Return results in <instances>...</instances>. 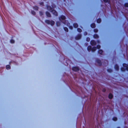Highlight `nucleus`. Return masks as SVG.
I'll list each match as a JSON object with an SVG mask.
<instances>
[{"mask_svg":"<svg viewBox=\"0 0 128 128\" xmlns=\"http://www.w3.org/2000/svg\"><path fill=\"white\" fill-rule=\"evenodd\" d=\"M43 4V2H42V3H41L40 4H41V5H42Z\"/></svg>","mask_w":128,"mask_h":128,"instance_id":"nucleus-37","label":"nucleus"},{"mask_svg":"<svg viewBox=\"0 0 128 128\" xmlns=\"http://www.w3.org/2000/svg\"><path fill=\"white\" fill-rule=\"evenodd\" d=\"M90 44L94 46L96 45V42L94 40H92L90 42Z\"/></svg>","mask_w":128,"mask_h":128,"instance_id":"nucleus-6","label":"nucleus"},{"mask_svg":"<svg viewBox=\"0 0 128 128\" xmlns=\"http://www.w3.org/2000/svg\"><path fill=\"white\" fill-rule=\"evenodd\" d=\"M52 7L54 8H55L56 7V6L54 5H53L52 6Z\"/></svg>","mask_w":128,"mask_h":128,"instance_id":"nucleus-35","label":"nucleus"},{"mask_svg":"<svg viewBox=\"0 0 128 128\" xmlns=\"http://www.w3.org/2000/svg\"><path fill=\"white\" fill-rule=\"evenodd\" d=\"M117 128H120L119 127H118Z\"/></svg>","mask_w":128,"mask_h":128,"instance_id":"nucleus-40","label":"nucleus"},{"mask_svg":"<svg viewBox=\"0 0 128 128\" xmlns=\"http://www.w3.org/2000/svg\"><path fill=\"white\" fill-rule=\"evenodd\" d=\"M101 22V20L100 19H99L97 20V22L98 23H100Z\"/></svg>","mask_w":128,"mask_h":128,"instance_id":"nucleus-19","label":"nucleus"},{"mask_svg":"<svg viewBox=\"0 0 128 128\" xmlns=\"http://www.w3.org/2000/svg\"><path fill=\"white\" fill-rule=\"evenodd\" d=\"M47 9L48 10L50 11L55 16H58V14L57 12L55 10H53V9L50 6H48Z\"/></svg>","mask_w":128,"mask_h":128,"instance_id":"nucleus-1","label":"nucleus"},{"mask_svg":"<svg viewBox=\"0 0 128 128\" xmlns=\"http://www.w3.org/2000/svg\"><path fill=\"white\" fill-rule=\"evenodd\" d=\"M94 32H98V30L97 29H95L94 30Z\"/></svg>","mask_w":128,"mask_h":128,"instance_id":"nucleus-23","label":"nucleus"},{"mask_svg":"<svg viewBox=\"0 0 128 128\" xmlns=\"http://www.w3.org/2000/svg\"><path fill=\"white\" fill-rule=\"evenodd\" d=\"M56 24L58 26H59L60 25V23L59 22H57L56 23Z\"/></svg>","mask_w":128,"mask_h":128,"instance_id":"nucleus-28","label":"nucleus"},{"mask_svg":"<svg viewBox=\"0 0 128 128\" xmlns=\"http://www.w3.org/2000/svg\"><path fill=\"white\" fill-rule=\"evenodd\" d=\"M10 42L12 43H14V40H10Z\"/></svg>","mask_w":128,"mask_h":128,"instance_id":"nucleus-26","label":"nucleus"},{"mask_svg":"<svg viewBox=\"0 0 128 128\" xmlns=\"http://www.w3.org/2000/svg\"><path fill=\"white\" fill-rule=\"evenodd\" d=\"M105 61L106 62H107L106 63V64H108V62L106 60Z\"/></svg>","mask_w":128,"mask_h":128,"instance_id":"nucleus-36","label":"nucleus"},{"mask_svg":"<svg viewBox=\"0 0 128 128\" xmlns=\"http://www.w3.org/2000/svg\"><path fill=\"white\" fill-rule=\"evenodd\" d=\"M88 50L89 52H90L91 50H92V52H94L96 50V47H94L92 48V47L90 46L88 47Z\"/></svg>","mask_w":128,"mask_h":128,"instance_id":"nucleus-3","label":"nucleus"},{"mask_svg":"<svg viewBox=\"0 0 128 128\" xmlns=\"http://www.w3.org/2000/svg\"><path fill=\"white\" fill-rule=\"evenodd\" d=\"M66 18L65 16L63 15L59 17L60 20L65 24H66V21L65 20Z\"/></svg>","mask_w":128,"mask_h":128,"instance_id":"nucleus-2","label":"nucleus"},{"mask_svg":"<svg viewBox=\"0 0 128 128\" xmlns=\"http://www.w3.org/2000/svg\"><path fill=\"white\" fill-rule=\"evenodd\" d=\"M64 29L66 31V32H68V28H67L66 27H64Z\"/></svg>","mask_w":128,"mask_h":128,"instance_id":"nucleus-17","label":"nucleus"},{"mask_svg":"<svg viewBox=\"0 0 128 128\" xmlns=\"http://www.w3.org/2000/svg\"><path fill=\"white\" fill-rule=\"evenodd\" d=\"M69 28L71 30H72V26H69Z\"/></svg>","mask_w":128,"mask_h":128,"instance_id":"nucleus-31","label":"nucleus"},{"mask_svg":"<svg viewBox=\"0 0 128 128\" xmlns=\"http://www.w3.org/2000/svg\"><path fill=\"white\" fill-rule=\"evenodd\" d=\"M96 62L98 63V65L100 66L101 65V61L100 60L98 59L97 60Z\"/></svg>","mask_w":128,"mask_h":128,"instance_id":"nucleus-9","label":"nucleus"},{"mask_svg":"<svg viewBox=\"0 0 128 128\" xmlns=\"http://www.w3.org/2000/svg\"><path fill=\"white\" fill-rule=\"evenodd\" d=\"M45 22L48 24H50L52 26L54 25V22L53 20L50 21L48 20H46Z\"/></svg>","mask_w":128,"mask_h":128,"instance_id":"nucleus-5","label":"nucleus"},{"mask_svg":"<svg viewBox=\"0 0 128 128\" xmlns=\"http://www.w3.org/2000/svg\"><path fill=\"white\" fill-rule=\"evenodd\" d=\"M104 1L106 2H108V0H104Z\"/></svg>","mask_w":128,"mask_h":128,"instance_id":"nucleus-33","label":"nucleus"},{"mask_svg":"<svg viewBox=\"0 0 128 128\" xmlns=\"http://www.w3.org/2000/svg\"><path fill=\"white\" fill-rule=\"evenodd\" d=\"M117 118L116 117H114L113 118V120L114 121H116L117 120Z\"/></svg>","mask_w":128,"mask_h":128,"instance_id":"nucleus-21","label":"nucleus"},{"mask_svg":"<svg viewBox=\"0 0 128 128\" xmlns=\"http://www.w3.org/2000/svg\"><path fill=\"white\" fill-rule=\"evenodd\" d=\"M123 65L124 68H122L121 69V70L122 71H124L125 70H126L128 71V65L124 64Z\"/></svg>","mask_w":128,"mask_h":128,"instance_id":"nucleus-4","label":"nucleus"},{"mask_svg":"<svg viewBox=\"0 0 128 128\" xmlns=\"http://www.w3.org/2000/svg\"><path fill=\"white\" fill-rule=\"evenodd\" d=\"M94 36V38H98V35L96 34H95Z\"/></svg>","mask_w":128,"mask_h":128,"instance_id":"nucleus-16","label":"nucleus"},{"mask_svg":"<svg viewBox=\"0 0 128 128\" xmlns=\"http://www.w3.org/2000/svg\"><path fill=\"white\" fill-rule=\"evenodd\" d=\"M108 71L109 72H112V70L111 69H108Z\"/></svg>","mask_w":128,"mask_h":128,"instance_id":"nucleus-24","label":"nucleus"},{"mask_svg":"<svg viewBox=\"0 0 128 128\" xmlns=\"http://www.w3.org/2000/svg\"><path fill=\"white\" fill-rule=\"evenodd\" d=\"M40 16H42L43 15V13L42 12H40Z\"/></svg>","mask_w":128,"mask_h":128,"instance_id":"nucleus-30","label":"nucleus"},{"mask_svg":"<svg viewBox=\"0 0 128 128\" xmlns=\"http://www.w3.org/2000/svg\"><path fill=\"white\" fill-rule=\"evenodd\" d=\"M78 31L79 32H82V30L80 28H78L77 29Z\"/></svg>","mask_w":128,"mask_h":128,"instance_id":"nucleus-22","label":"nucleus"},{"mask_svg":"<svg viewBox=\"0 0 128 128\" xmlns=\"http://www.w3.org/2000/svg\"><path fill=\"white\" fill-rule=\"evenodd\" d=\"M112 95L111 94H110L109 95V98L110 99H111L112 98Z\"/></svg>","mask_w":128,"mask_h":128,"instance_id":"nucleus-14","label":"nucleus"},{"mask_svg":"<svg viewBox=\"0 0 128 128\" xmlns=\"http://www.w3.org/2000/svg\"><path fill=\"white\" fill-rule=\"evenodd\" d=\"M125 6L126 7H128V4H125Z\"/></svg>","mask_w":128,"mask_h":128,"instance_id":"nucleus-32","label":"nucleus"},{"mask_svg":"<svg viewBox=\"0 0 128 128\" xmlns=\"http://www.w3.org/2000/svg\"><path fill=\"white\" fill-rule=\"evenodd\" d=\"M98 43H99V41H98Z\"/></svg>","mask_w":128,"mask_h":128,"instance_id":"nucleus-39","label":"nucleus"},{"mask_svg":"<svg viewBox=\"0 0 128 128\" xmlns=\"http://www.w3.org/2000/svg\"><path fill=\"white\" fill-rule=\"evenodd\" d=\"M34 10H38V8L37 6H35L34 7Z\"/></svg>","mask_w":128,"mask_h":128,"instance_id":"nucleus-15","label":"nucleus"},{"mask_svg":"<svg viewBox=\"0 0 128 128\" xmlns=\"http://www.w3.org/2000/svg\"><path fill=\"white\" fill-rule=\"evenodd\" d=\"M46 14L47 16L48 17H50L51 16V15L48 12H46Z\"/></svg>","mask_w":128,"mask_h":128,"instance_id":"nucleus-10","label":"nucleus"},{"mask_svg":"<svg viewBox=\"0 0 128 128\" xmlns=\"http://www.w3.org/2000/svg\"><path fill=\"white\" fill-rule=\"evenodd\" d=\"M105 90H103V92H104L105 91Z\"/></svg>","mask_w":128,"mask_h":128,"instance_id":"nucleus-38","label":"nucleus"},{"mask_svg":"<svg viewBox=\"0 0 128 128\" xmlns=\"http://www.w3.org/2000/svg\"><path fill=\"white\" fill-rule=\"evenodd\" d=\"M74 28H76L78 27V25L77 24L74 23Z\"/></svg>","mask_w":128,"mask_h":128,"instance_id":"nucleus-13","label":"nucleus"},{"mask_svg":"<svg viewBox=\"0 0 128 128\" xmlns=\"http://www.w3.org/2000/svg\"><path fill=\"white\" fill-rule=\"evenodd\" d=\"M81 36L80 34H79L76 37V40H78L81 38Z\"/></svg>","mask_w":128,"mask_h":128,"instance_id":"nucleus-7","label":"nucleus"},{"mask_svg":"<svg viewBox=\"0 0 128 128\" xmlns=\"http://www.w3.org/2000/svg\"><path fill=\"white\" fill-rule=\"evenodd\" d=\"M90 40V39L89 38H87L86 39V40L87 42H89Z\"/></svg>","mask_w":128,"mask_h":128,"instance_id":"nucleus-27","label":"nucleus"},{"mask_svg":"<svg viewBox=\"0 0 128 128\" xmlns=\"http://www.w3.org/2000/svg\"><path fill=\"white\" fill-rule=\"evenodd\" d=\"M87 33L86 32H85L84 33V35H86L87 34Z\"/></svg>","mask_w":128,"mask_h":128,"instance_id":"nucleus-34","label":"nucleus"},{"mask_svg":"<svg viewBox=\"0 0 128 128\" xmlns=\"http://www.w3.org/2000/svg\"><path fill=\"white\" fill-rule=\"evenodd\" d=\"M97 47L98 49H99L100 48V45H98L97 46Z\"/></svg>","mask_w":128,"mask_h":128,"instance_id":"nucleus-29","label":"nucleus"},{"mask_svg":"<svg viewBox=\"0 0 128 128\" xmlns=\"http://www.w3.org/2000/svg\"><path fill=\"white\" fill-rule=\"evenodd\" d=\"M91 27L92 28H94L95 27L96 25L95 24L93 23L91 24Z\"/></svg>","mask_w":128,"mask_h":128,"instance_id":"nucleus-11","label":"nucleus"},{"mask_svg":"<svg viewBox=\"0 0 128 128\" xmlns=\"http://www.w3.org/2000/svg\"><path fill=\"white\" fill-rule=\"evenodd\" d=\"M7 69L8 70L10 68V66L9 65H7L6 67Z\"/></svg>","mask_w":128,"mask_h":128,"instance_id":"nucleus-18","label":"nucleus"},{"mask_svg":"<svg viewBox=\"0 0 128 128\" xmlns=\"http://www.w3.org/2000/svg\"><path fill=\"white\" fill-rule=\"evenodd\" d=\"M103 52V51L102 50H100L98 52L100 54H102Z\"/></svg>","mask_w":128,"mask_h":128,"instance_id":"nucleus-20","label":"nucleus"},{"mask_svg":"<svg viewBox=\"0 0 128 128\" xmlns=\"http://www.w3.org/2000/svg\"><path fill=\"white\" fill-rule=\"evenodd\" d=\"M72 69L73 70L76 71L79 70V68L78 67H74L72 68Z\"/></svg>","mask_w":128,"mask_h":128,"instance_id":"nucleus-8","label":"nucleus"},{"mask_svg":"<svg viewBox=\"0 0 128 128\" xmlns=\"http://www.w3.org/2000/svg\"><path fill=\"white\" fill-rule=\"evenodd\" d=\"M32 14L33 15H34L36 13L34 11H32Z\"/></svg>","mask_w":128,"mask_h":128,"instance_id":"nucleus-25","label":"nucleus"},{"mask_svg":"<svg viewBox=\"0 0 128 128\" xmlns=\"http://www.w3.org/2000/svg\"><path fill=\"white\" fill-rule=\"evenodd\" d=\"M115 68L116 70H118V66L117 65H116L115 66Z\"/></svg>","mask_w":128,"mask_h":128,"instance_id":"nucleus-12","label":"nucleus"}]
</instances>
